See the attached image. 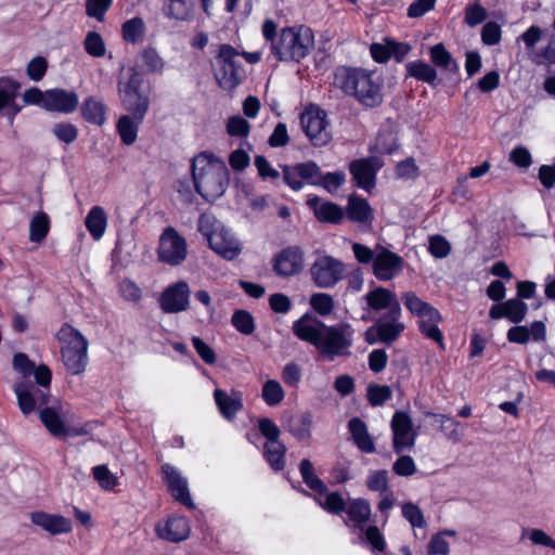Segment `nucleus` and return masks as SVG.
Wrapping results in <instances>:
<instances>
[{
    "label": "nucleus",
    "instance_id": "nucleus-1",
    "mask_svg": "<svg viewBox=\"0 0 555 555\" xmlns=\"http://www.w3.org/2000/svg\"><path fill=\"white\" fill-rule=\"evenodd\" d=\"M292 331L297 338L312 345L326 361L350 356L353 331L348 323L326 325L310 313H305L293 323Z\"/></svg>",
    "mask_w": 555,
    "mask_h": 555
},
{
    "label": "nucleus",
    "instance_id": "nucleus-2",
    "mask_svg": "<svg viewBox=\"0 0 555 555\" xmlns=\"http://www.w3.org/2000/svg\"><path fill=\"white\" fill-rule=\"evenodd\" d=\"M262 36L270 43L271 53L280 62L299 63L314 47V36L307 26L284 27L278 34L273 20H266L261 27Z\"/></svg>",
    "mask_w": 555,
    "mask_h": 555
},
{
    "label": "nucleus",
    "instance_id": "nucleus-3",
    "mask_svg": "<svg viewBox=\"0 0 555 555\" xmlns=\"http://www.w3.org/2000/svg\"><path fill=\"white\" fill-rule=\"evenodd\" d=\"M333 83L365 107H376L383 102L382 83L374 78L373 73L365 69L338 66L334 72Z\"/></svg>",
    "mask_w": 555,
    "mask_h": 555
},
{
    "label": "nucleus",
    "instance_id": "nucleus-4",
    "mask_svg": "<svg viewBox=\"0 0 555 555\" xmlns=\"http://www.w3.org/2000/svg\"><path fill=\"white\" fill-rule=\"evenodd\" d=\"M192 178L196 192L206 201L221 197L228 186V169L212 154L199 153L192 159Z\"/></svg>",
    "mask_w": 555,
    "mask_h": 555
},
{
    "label": "nucleus",
    "instance_id": "nucleus-5",
    "mask_svg": "<svg viewBox=\"0 0 555 555\" xmlns=\"http://www.w3.org/2000/svg\"><path fill=\"white\" fill-rule=\"evenodd\" d=\"M197 227L198 231L208 240L209 247L222 258L234 260L242 253L241 242L234 233L212 215H201Z\"/></svg>",
    "mask_w": 555,
    "mask_h": 555
},
{
    "label": "nucleus",
    "instance_id": "nucleus-6",
    "mask_svg": "<svg viewBox=\"0 0 555 555\" xmlns=\"http://www.w3.org/2000/svg\"><path fill=\"white\" fill-rule=\"evenodd\" d=\"M57 339L63 344L62 359L65 369L72 375L86 371L88 364V340L75 327L64 324L57 333Z\"/></svg>",
    "mask_w": 555,
    "mask_h": 555
},
{
    "label": "nucleus",
    "instance_id": "nucleus-7",
    "mask_svg": "<svg viewBox=\"0 0 555 555\" xmlns=\"http://www.w3.org/2000/svg\"><path fill=\"white\" fill-rule=\"evenodd\" d=\"M142 75L133 67L118 81V93L124 108L131 115L145 116L150 107V99L141 91Z\"/></svg>",
    "mask_w": 555,
    "mask_h": 555
},
{
    "label": "nucleus",
    "instance_id": "nucleus-8",
    "mask_svg": "<svg viewBox=\"0 0 555 555\" xmlns=\"http://www.w3.org/2000/svg\"><path fill=\"white\" fill-rule=\"evenodd\" d=\"M216 61L215 78L220 88L231 91L242 83L245 70L236 49L231 44H221Z\"/></svg>",
    "mask_w": 555,
    "mask_h": 555
},
{
    "label": "nucleus",
    "instance_id": "nucleus-9",
    "mask_svg": "<svg viewBox=\"0 0 555 555\" xmlns=\"http://www.w3.org/2000/svg\"><path fill=\"white\" fill-rule=\"evenodd\" d=\"M310 276L315 286L333 288L347 275L344 261L331 255H319L310 267Z\"/></svg>",
    "mask_w": 555,
    "mask_h": 555
},
{
    "label": "nucleus",
    "instance_id": "nucleus-10",
    "mask_svg": "<svg viewBox=\"0 0 555 555\" xmlns=\"http://www.w3.org/2000/svg\"><path fill=\"white\" fill-rule=\"evenodd\" d=\"M188 245L185 238L175 228H166L159 237L158 260L170 266H179L185 260Z\"/></svg>",
    "mask_w": 555,
    "mask_h": 555
},
{
    "label": "nucleus",
    "instance_id": "nucleus-11",
    "mask_svg": "<svg viewBox=\"0 0 555 555\" xmlns=\"http://www.w3.org/2000/svg\"><path fill=\"white\" fill-rule=\"evenodd\" d=\"M13 391L17 398L18 408L25 416L36 409L40 411L48 406L51 401L50 388L35 387L31 383L17 382L13 386Z\"/></svg>",
    "mask_w": 555,
    "mask_h": 555
},
{
    "label": "nucleus",
    "instance_id": "nucleus-12",
    "mask_svg": "<svg viewBox=\"0 0 555 555\" xmlns=\"http://www.w3.org/2000/svg\"><path fill=\"white\" fill-rule=\"evenodd\" d=\"M300 125L314 146H324L331 140L326 113L321 108H308L300 115Z\"/></svg>",
    "mask_w": 555,
    "mask_h": 555
},
{
    "label": "nucleus",
    "instance_id": "nucleus-13",
    "mask_svg": "<svg viewBox=\"0 0 555 555\" xmlns=\"http://www.w3.org/2000/svg\"><path fill=\"white\" fill-rule=\"evenodd\" d=\"M542 36L541 28L533 25L521 35V39L530 53L531 61L535 65L551 66L555 64V38L551 36L545 47L535 48Z\"/></svg>",
    "mask_w": 555,
    "mask_h": 555
},
{
    "label": "nucleus",
    "instance_id": "nucleus-14",
    "mask_svg": "<svg viewBox=\"0 0 555 555\" xmlns=\"http://www.w3.org/2000/svg\"><path fill=\"white\" fill-rule=\"evenodd\" d=\"M390 427L392 431V448L397 454H402L415 446L417 433L413 430V422L408 413L396 411Z\"/></svg>",
    "mask_w": 555,
    "mask_h": 555
},
{
    "label": "nucleus",
    "instance_id": "nucleus-15",
    "mask_svg": "<svg viewBox=\"0 0 555 555\" xmlns=\"http://www.w3.org/2000/svg\"><path fill=\"white\" fill-rule=\"evenodd\" d=\"M321 168L317 163L308 160L293 166H284V182L294 191H299L305 184L318 185Z\"/></svg>",
    "mask_w": 555,
    "mask_h": 555
},
{
    "label": "nucleus",
    "instance_id": "nucleus-16",
    "mask_svg": "<svg viewBox=\"0 0 555 555\" xmlns=\"http://www.w3.org/2000/svg\"><path fill=\"white\" fill-rule=\"evenodd\" d=\"M400 318L401 314H398L396 318L383 314L376 321L375 325L366 330L365 340L370 345H373L376 341L388 345L396 341L405 328L404 324L400 321Z\"/></svg>",
    "mask_w": 555,
    "mask_h": 555
},
{
    "label": "nucleus",
    "instance_id": "nucleus-17",
    "mask_svg": "<svg viewBox=\"0 0 555 555\" xmlns=\"http://www.w3.org/2000/svg\"><path fill=\"white\" fill-rule=\"evenodd\" d=\"M190 287L184 281L168 285L160 294L158 304L165 313H179L190 307Z\"/></svg>",
    "mask_w": 555,
    "mask_h": 555
},
{
    "label": "nucleus",
    "instance_id": "nucleus-18",
    "mask_svg": "<svg viewBox=\"0 0 555 555\" xmlns=\"http://www.w3.org/2000/svg\"><path fill=\"white\" fill-rule=\"evenodd\" d=\"M403 259L389 249L377 245L376 257L372 266L373 273L379 281H389L402 269Z\"/></svg>",
    "mask_w": 555,
    "mask_h": 555
},
{
    "label": "nucleus",
    "instance_id": "nucleus-19",
    "mask_svg": "<svg viewBox=\"0 0 555 555\" xmlns=\"http://www.w3.org/2000/svg\"><path fill=\"white\" fill-rule=\"evenodd\" d=\"M39 418L47 430L55 438H67L68 436H82L87 434L85 429L75 430L74 433L70 431L62 418L59 402L42 408L39 411Z\"/></svg>",
    "mask_w": 555,
    "mask_h": 555
},
{
    "label": "nucleus",
    "instance_id": "nucleus-20",
    "mask_svg": "<svg viewBox=\"0 0 555 555\" xmlns=\"http://www.w3.org/2000/svg\"><path fill=\"white\" fill-rule=\"evenodd\" d=\"M304 269V251L299 246H288L274 258L273 270L279 276H292Z\"/></svg>",
    "mask_w": 555,
    "mask_h": 555
},
{
    "label": "nucleus",
    "instance_id": "nucleus-21",
    "mask_svg": "<svg viewBox=\"0 0 555 555\" xmlns=\"http://www.w3.org/2000/svg\"><path fill=\"white\" fill-rule=\"evenodd\" d=\"M162 472L168 483L169 491L176 501L189 508H194V502L191 498L188 481L173 465L166 463L162 466Z\"/></svg>",
    "mask_w": 555,
    "mask_h": 555
},
{
    "label": "nucleus",
    "instance_id": "nucleus-22",
    "mask_svg": "<svg viewBox=\"0 0 555 555\" xmlns=\"http://www.w3.org/2000/svg\"><path fill=\"white\" fill-rule=\"evenodd\" d=\"M379 168L380 164L377 157L356 159L349 166L357 186L365 191L375 186V177Z\"/></svg>",
    "mask_w": 555,
    "mask_h": 555
},
{
    "label": "nucleus",
    "instance_id": "nucleus-23",
    "mask_svg": "<svg viewBox=\"0 0 555 555\" xmlns=\"http://www.w3.org/2000/svg\"><path fill=\"white\" fill-rule=\"evenodd\" d=\"M367 307L374 311L387 310L384 314L397 317L401 314V306L397 296L391 291L377 286L370 291L364 297Z\"/></svg>",
    "mask_w": 555,
    "mask_h": 555
},
{
    "label": "nucleus",
    "instance_id": "nucleus-24",
    "mask_svg": "<svg viewBox=\"0 0 555 555\" xmlns=\"http://www.w3.org/2000/svg\"><path fill=\"white\" fill-rule=\"evenodd\" d=\"M78 104V94L74 91L59 88L46 90L43 108L48 112L70 114L77 109Z\"/></svg>",
    "mask_w": 555,
    "mask_h": 555
},
{
    "label": "nucleus",
    "instance_id": "nucleus-25",
    "mask_svg": "<svg viewBox=\"0 0 555 555\" xmlns=\"http://www.w3.org/2000/svg\"><path fill=\"white\" fill-rule=\"evenodd\" d=\"M30 520L52 535L68 533L73 529L70 519L59 514L34 512L30 514Z\"/></svg>",
    "mask_w": 555,
    "mask_h": 555
},
{
    "label": "nucleus",
    "instance_id": "nucleus-26",
    "mask_svg": "<svg viewBox=\"0 0 555 555\" xmlns=\"http://www.w3.org/2000/svg\"><path fill=\"white\" fill-rule=\"evenodd\" d=\"M528 311V306L518 298H512L501 304L493 305L489 310L492 320L508 319L511 322L520 323Z\"/></svg>",
    "mask_w": 555,
    "mask_h": 555
},
{
    "label": "nucleus",
    "instance_id": "nucleus-27",
    "mask_svg": "<svg viewBox=\"0 0 555 555\" xmlns=\"http://www.w3.org/2000/svg\"><path fill=\"white\" fill-rule=\"evenodd\" d=\"M307 205L321 222L339 224L345 218V210L339 205L330 201H322L319 196L309 198Z\"/></svg>",
    "mask_w": 555,
    "mask_h": 555
},
{
    "label": "nucleus",
    "instance_id": "nucleus-28",
    "mask_svg": "<svg viewBox=\"0 0 555 555\" xmlns=\"http://www.w3.org/2000/svg\"><path fill=\"white\" fill-rule=\"evenodd\" d=\"M214 399L223 418L232 421L243 409V398L240 391L232 390L230 393L222 389H215Z\"/></svg>",
    "mask_w": 555,
    "mask_h": 555
},
{
    "label": "nucleus",
    "instance_id": "nucleus-29",
    "mask_svg": "<svg viewBox=\"0 0 555 555\" xmlns=\"http://www.w3.org/2000/svg\"><path fill=\"white\" fill-rule=\"evenodd\" d=\"M159 538L169 542L178 543L189 538L191 527L184 516L169 517L164 527L157 526Z\"/></svg>",
    "mask_w": 555,
    "mask_h": 555
},
{
    "label": "nucleus",
    "instance_id": "nucleus-30",
    "mask_svg": "<svg viewBox=\"0 0 555 555\" xmlns=\"http://www.w3.org/2000/svg\"><path fill=\"white\" fill-rule=\"evenodd\" d=\"M345 216L354 223L371 224L374 220L373 209L369 202L356 194L348 197Z\"/></svg>",
    "mask_w": 555,
    "mask_h": 555
},
{
    "label": "nucleus",
    "instance_id": "nucleus-31",
    "mask_svg": "<svg viewBox=\"0 0 555 555\" xmlns=\"http://www.w3.org/2000/svg\"><path fill=\"white\" fill-rule=\"evenodd\" d=\"M401 300L411 314L420 318H427L429 321H441V313L430 304L422 300L415 293L405 292Z\"/></svg>",
    "mask_w": 555,
    "mask_h": 555
},
{
    "label": "nucleus",
    "instance_id": "nucleus-32",
    "mask_svg": "<svg viewBox=\"0 0 555 555\" xmlns=\"http://www.w3.org/2000/svg\"><path fill=\"white\" fill-rule=\"evenodd\" d=\"M348 429L357 448L367 454L375 452V443L367 430L366 424L360 417L348 422Z\"/></svg>",
    "mask_w": 555,
    "mask_h": 555
},
{
    "label": "nucleus",
    "instance_id": "nucleus-33",
    "mask_svg": "<svg viewBox=\"0 0 555 555\" xmlns=\"http://www.w3.org/2000/svg\"><path fill=\"white\" fill-rule=\"evenodd\" d=\"M429 57L431 63L448 76H453L459 73L460 67L457 62L442 43H437L430 48Z\"/></svg>",
    "mask_w": 555,
    "mask_h": 555
},
{
    "label": "nucleus",
    "instance_id": "nucleus-34",
    "mask_svg": "<svg viewBox=\"0 0 555 555\" xmlns=\"http://www.w3.org/2000/svg\"><path fill=\"white\" fill-rule=\"evenodd\" d=\"M145 116L139 119V116L122 115L116 124V130L125 145H131L138 138L140 125L143 122Z\"/></svg>",
    "mask_w": 555,
    "mask_h": 555
},
{
    "label": "nucleus",
    "instance_id": "nucleus-35",
    "mask_svg": "<svg viewBox=\"0 0 555 555\" xmlns=\"http://www.w3.org/2000/svg\"><path fill=\"white\" fill-rule=\"evenodd\" d=\"M85 225L93 240L102 238L107 227V215L103 207L93 206L86 217Z\"/></svg>",
    "mask_w": 555,
    "mask_h": 555
},
{
    "label": "nucleus",
    "instance_id": "nucleus-36",
    "mask_svg": "<svg viewBox=\"0 0 555 555\" xmlns=\"http://www.w3.org/2000/svg\"><path fill=\"white\" fill-rule=\"evenodd\" d=\"M312 415L305 412L300 415L291 416L284 428L299 441H304L311 436Z\"/></svg>",
    "mask_w": 555,
    "mask_h": 555
},
{
    "label": "nucleus",
    "instance_id": "nucleus-37",
    "mask_svg": "<svg viewBox=\"0 0 555 555\" xmlns=\"http://www.w3.org/2000/svg\"><path fill=\"white\" fill-rule=\"evenodd\" d=\"M81 115L88 122L102 126L106 121V106L102 100L89 96L82 102Z\"/></svg>",
    "mask_w": 555,
    "mask_h": 555
},
{
    "label": "nucleus",
    "instance_id": "nucleus-38",
    "mask_svg": "<svg viewBox=\"0 0 555 555\" xmlns=\"http://www.w3.org/2000/svg\"><path fill=\"white\" fill-rule=\"evenodd\" d=\"M348 520L354 527L361 528L371 517V505L367 500L358 498L353 499L346 505L345 509Z\"/></svg>",
    "mask_w": 555,
    "mask_h": 555
},
{
    "label": "nucleus",
    "instance_id": "nucleus-39",
    "mask_svg": "<svg viewBox=\"0 0 555 555\" xmlns=\"http://www.w3.org/2000/svg\"><path fill=\"white\" fill-rule=\"evenodd\" d=\"M405 68L409 77H413L430 86H436L438 82V75L435 67L422 60L406 63Z\"/></svg>",
    "mask_w": 555,
    "mask_h": 555
},
{
    "label": "nucleus",
    "instance_id": "nucleus-40",
    "mask_svg": "<svg viewBox=\"0 0 555 555\" xmlns=\"http://www.w3.org/2000/svg\"><path fill=\"white\" fill-rule=\"evenodd\" d=\"M286 447L280 440L266 442L263 456L273 470H282L285 467Z\"/></svg>",
    "mask_w": 555,
    "mask_h": 555
},
{
    "label": "nucleus",
    "instance_id": "nucleus-41",
    "mask_svg": "<svg viewBox=\"0 0 555 555\" xmlns=\"http://www.w3.org/2000/svg\"><path fill=\"white\" fill-rule=\"evenodd\" d=\"M299 472L304 482L312 491L324 494L327 491V486L314 473L313 464L310 460L304 459L299 464Z\"/></svg>",
    "mask_w": 555,
    "mask_h": 555
},
{
    "label": "nucleus",
    "instance_id": "nucleus-42",
    "mask_svg": "<svg viewBox=\"0 0 555 555\" xmlns=\"http://www.w3.org/2000/svg\"><path fill=\"white\" fill-rule=\"evenodd\" d=\"M145 30H146V28H145L144 21L139 16H134L130 20H127L122 24V26H121L122 39L126 42H129L132 44L139 43L143 40Z\"/></svg>",
    "mask_w": 555,
    "mask_h": 555
},
{
    "label": "nucleus",
    "instance_id": "nucleus-43",
    "mask_svg": "<svg viewBox=\"0 0 555 555\" xmlns=\"http://www.w3.org/2000/svg\"><path fill=\"white\" fill-rule=\"evenodd\" d=\"M49 229V216L43 211L36 212L29 223L30 242L40 243L48 235Z\"/></svg>",
    "mask_w": 555,
    "mask_h": 555
},
{
    "label": "nucleus",
    "instance_id": "nucleus-44",
    "mask_svg": "<svg viewBox=\"0 0 555 555\" xmlns=\"http://www.w3.org/2000/svg\"><path fill=\"white\" fill-rule=\"evenodd\" d=\"M163 12L168 18L177 21H189L192 17V7L186 0L165 2Z\"/></svg>",
    "mask_w": 555,
    "mask_h": 555
},
{
    "label": "nucleus",
    "instance_id": "nucleus-45",
    "mask_svg": "<svg viewBox=\"0 0 555 555\" xmlns=\"http://www.w3.org/2000/svg\"><path fill=\"white\" fill-rule=\"evenodd\" d=\"M21 89V83L10 77H0V111H2L11 100H15Z\"/></svg>",
    "mask_w": 555,
    "mask_h": 555
},
{
    "label": "nucleus",
    "instance_id": "nucleus-46",
    "mask_svg": "<svg viewBox=\"0 0 555 555\" xmlns=\"http://www.w3.org/2000/svg\"><path fill=\"white\" fill-rule=\"evenodd\" d=\"M261 396L269 406H275L282 402L285 397V392L279 382L269 379L262 386Z\"/></svg>",
    "mask_w": 555,
    "mask_h": 555
},
{
    "label": "nucleus",
    "instance_id": "nucleus-47",
    "mask_svg": "<svg viewBox=\"0 0 555 555\" xmlns=\"http://www.w3.org/2000/svg\"><path fill=\"white\" fill-rule=\"evenodd\" d=\"M231 323L243 335H251L255 331L254 317L246 310L234 311Z\"/></svg>",
    "mask_w": 555,
    "mask_h": 555
},
{
    "label": "nucleus",
    "instance_id": "nucleus-48",
    "mask_svg": "<svg viewBox=\"0 0 555 555\" xmlns=\"http://www.w3.org/2000/svg\"><path fill=\"white\" fill-rule=\"evenodd\" d=\"M365 483L371 491L379 493L388 492V472L386 469L371 470L366 477Z\"/></svg>",
    "mask_w": 555,
    "mask_h": 555
},
{
    "label": "nucleus",
    "instance_id": "nucleus-49",
    "mask_svg": "<svg viewBox=\"0 0 555 555\" xmlns=\"http://www.w3.org/2000/svg\"><path fill=\"white\" fill-rule=\"evenodd\" d=\"M392 391L387 385H370L367 387V401L372 406H380L391 399Z\"/></svg>",
    "mask_w": 555,
    "mask_h": 555
},
{
    "label": "nucleus",
    "instance_id": "nucleus-50",
    "mask_svg": "<svg viewBox=\"0 0 555 555\" xmlns=\"http://www.w3.org/2000/svg\"><path fill=\"white\" fill-rule=\"evenodd\" d=\"M310 306L317 313L326 317L334 310V299L330 294L315 293L310 297Z\"/></svg>",
    "mask_w": 555,
    "mask_h": 555
},
{
    "label": "nucleus",
    "instance_id": "nucleus-51",
    "mask_svg": "<svg viewBox=\"0 0 555 555\" xmlns=\"http://www.w3.org/2000/svg\"><path fill=\"white\" fill-rule=\"evenodd\" d=\"M85 50L93 57H102L106 53L102 36L96 31H89L83 41Z\"/></svg>",
    "mask_w": 555,
    "mask_h": 555
},
{
    "label": "nucleus",
    "instance_id": "nucleus-52",
    "mask_svg": "<svg viewBox=\"0 0 555 555\" xmlns=\"http://www.w3.org/2000/svg\"><path fill=\"white\" fill-rule=\"evenodd\" d=\"M51 131L59 141L66 144L73 143L78 137V128L70 122H57Z\"/></svg>",
    "mask_w": 555,
    "mask_h": 555
},
{
    "label": "nucleus",
    "instance_id": "nucleus-53",
    "mask_svg": "<svg viewBox=\"0 0 555 555\" xmlns=\"http://www.w3.org/2000/svg\"><path fill=\"white\" fill-rule=\"evenodd\" d=\"M402 516L410 522L413 528L426 527V520L421 508L411 502L403 503L401 506Z\"/></svg>",
    "mask_w": 555,
    "mask_h": 555
},
{
    "label": "nucleus",
    "instance_id": "nucleus-54",
    "mask_svg": "<svg viewBox=\"0 0 555 555\" xmlns=\"http://www.w3.org/2000/svg\"><path fill=\"white\" fill-rule=\"evenodd\" d=\"M440 321H429L427 318H420L417 324L420 332L428 339L443 346V334L438 327Z\"/></svg>",
    "mask_w": 555,
    "mask_h": 555
},
{
    "label": "nucleus",
    "instance_id": "nucleus-55",
    "mask_svg": "<svg viewBox=\"0 0 555 555\" xmlns=\"http://www.w3.org/2000/svg\"><path fill=\"white\" fill-rule=\"evenodd\" d=\"M428 251L435 258H446L451 251V245L448 240L439 234L431 235L428 242Z\"/></svg>",
    "mask_w": 555,
    "mask_h": 555
},
{
    "label": "nucleus",
    "instance_id": "nucleus-56",
    "mask_svg": "<svg viewBox=\"0 0 555 555\" xmlns=\"http://www.w3.org/2000/svg\"><path fill=\"white\" fill-rule=\"evenodd\" d=\"M345 173L341 171L320 173V181L317 186L324 188L330 193H335L345 182Z\"/></svg>",
    "mask_w": 555,
    "mask_h": 555
},
{
    "label": "nucleus",
    "instance_id": "nucleus-57",
    "mask_svg": "<svg viewBox=\"0 0 555 555\" xmlns=\"http://www.w3.org/2000/svg\"><path fill=\"white\" fill-rule=\"evenodd\" d=\"M94 479L104 490H113L117 485V478L109 472L106 465H96L92 468Z\"/></svg>",
    "mask_w": 555,
    "mask_h": 555
},
{
    "label": "nucleus",
    "instance_id": "nucleus-58",
    "mask_svg": "<svg viewBox=\"0 0 555 555\" xmlns=\"http://www.w3.org/2000/svg\"><path fill=\"white\" fill-rule=\"evenodd\" d=\"M113 0H87L86 13L99 22H103L105 13L111 8Z\"/></svg>",
    "mask_w": 555,
    "mask_h": 555
},
{
    "label": "nucleus",
    "instance_id": "nucleus-59",
    "mask_svg": "<svg viewBox=\"0 0 555 555\" xmlns=\"http://www.w3.org/2000/svg\"><path fill=\"white\" fill-rule=\"evenodd\" d=\"M48 69V62L43 56L31 59L26 66V74L33 81H40Z\"/></svg>",
    "mask_w": 555,
    "mask_h": 555
},
{
    "label": "nucleus",
    "instance_id": "nucleus-60",
    "mask_svg": "<svg viewBox=\"0 0 555 555\" xmlns=\"http://www.w3.org/2000/svg\"><path fill=\"white\" fill-rule=\"evenodd\" d=\"M488 16L487 10L478 3L467 5L465 8V23L469 27H475L486 21Z\"/></svg>",
    "mask_w": 555,
    "mask_h": 555
},
{
    "label": "nucleus",
    "instance_id": "nucleus-61",
    "mask_svg": "<svg viewBox=\"0 0 555 555\" xmlns=\"http://www.w3.org/2000/svg\"><path fill=\"white\" fill-rule=\"evenodd\" d=\"M319 504L334 515H339L345 512L347 505L343 495L338 492L326 494L324 502L319 501Z\"/></svg>",
    "mask_w": 555,
    "mask_h": 555
},
{
    "label": "nucleus",
    "instance_id": "nucleus-62",
    "mask_svg": "<svg viewBox=\"0 0 555 555\" xmlns=\"http://www.w3.org/2000/svg\"><path fill=\"white\" fill-rule=\"evenodd\" d=\"M227 131L231 137L244 138L248 135L250 125L241 116H232L228 119Z\"/></svg>",
    "mask_w": 555,
    "mask_h": 555
},
{
    "label": "nucleus",
    "instance_id": "nucleus-63",
    "mask_svg": "<svg viewBox=\"0 0 555 555\" xmlns=\"http://www.w3.org/2000/svg\"><path fill=\"white\" fill-rule=\"evenodd\" d=\"M140 57L142 60L143 66L149 72H160L164 67V61L157 53V51L153 48L144 49L140 53Z\"/></svg>",
    "mask_w": 555,
    "mask_h": 555
},
{
    "label": "nucleus",
    "instance_id": "nucleus-64",
    "mask_svg": "<svg viewBox=\"0 0 555 555\" xmlns=\"http://www.w3.org/2000/svg\"><path fill=\"white\" fill-rule=\"evenodd\" d=\"M392 470L398 476L409 477L416 472V465L410 455L402 454L392 464Z\"/></svg>",
    "mask_w": 555,
    "mask_h": 555
}]
</instances>
